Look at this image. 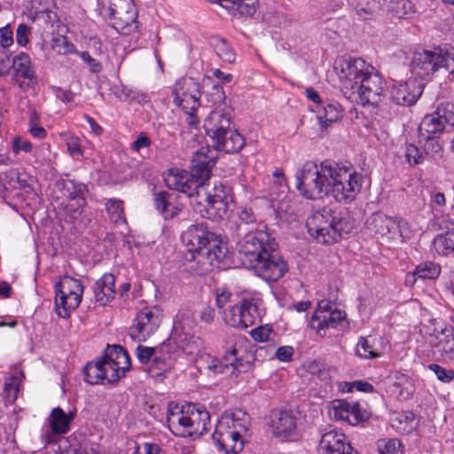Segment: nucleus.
Masks as SVG:
<instances>
[{
	"label": "nucleus",
	"instance_id": "774afa93",
	"mask_svg": "<svg viewBox=\"0 0 454 454\" xmlns=\"http://www.w3.org/2000/svg\"><path fill=\"white\" fill-rule=\"evenodd\" d=\"M444 67L454 77V52L444 51L442 48L441 68Z\"/></svg>",
	"mask_w": 454,
	"mask_h": 454
},
{
	"label": "nucleus",
	"instance_id": "f03ea898",
	"mask_svg": "<svg viewBox=\"0 0 454 454\" xmlns=\"http://www.w3.org/2000/svg\"><path fill=\"white\" fill-rule=\"evenodd\" d=\"M186 252L184 258L188 262H196L198 270H207L214 262L224 260L228 253L221 235L203 223L192 224L182 235Z\"/></svg>",
	"mask_w": 454,
	"mask_h": 454
},
{
	"label": "nucleus",
	"instance_id": "864d4df0",
	"mask_svg": "<svg viewBox=\"0 0 454 454\" xmlns=\"http://www.w3.org/2000/svg\"><path fill=\"white\" fill-rule=\"evenodd\" d=\"M210 197L229 207L233 202L232 188L227 184L219 183L215 184L214 192L210 193Z\"/></svg>",
	"mask_w": 454,
	"mask_h": 454
},
{
	"label": "nucleus",
	"instance_id": "a878e982",
	"mask_svg": "<svg viewBox=\"0 0 454 454\" xmlns=\"http://www.w3.org/2000/svg\"><path fill=\"white\" fill-rule=\"evenodd\" d=\"M232 235H243L257 231L269 230L267 225L260 222L251 207H240L237 211V220L231 227Z\"/></svg>",
	"mask_w": 454,
	"mask_h": 454
},
{
	"label": "nucleus",
	"instance_id": "7ed1b4c3",
	"mask_svg": "<svg viewBox=\"0 0 454 454\" xmlns=\"http://www.w3.org/2000/svg\"><path fill=\"white\" fill-rule=\"evenodd\" d=\"M224 354L222 359L210 357L207 369L215 375L227 373H241L249 371L255 361V353L263 351L261 347L254 349L246 337L236 334H227L223 340Z\"/></svg>",
	"mask_w": 454,
	"mask_h": 454
},
{
	"label": "nucleus",
	"instance_id": "c85d7f7f",
	"mask_svg": "<svg viewBox=\"0 0 454 454\" xmlns=\"http://www.w3.org/2000/svg\"><path fill=\"white\" fill-rule=\"evenodd\" d=\"M270 426L272 434L276 437L288 438L296 434V418L292 411L275 412Z\"/></svg>",
	"mask_w": 454,
	"mask_h": 454
},
{
	"label": "nucleus",
	"instance_id": "3c124183",
	"mask_svg": "<svg viewBox=\"0 0 454 454\" xmlns=\"http://www.w3.org/2000/svg\"><path fill=\"white\" fill-rule=\"evenodd\" d=\"M28 113L29 117L27 126L29 134L35 138H44L47 135V131L43 126L40 125L39 114L35 108H30Z\"/></svg>",
	"mask_w": 454,
	"mask_h": 454
},
{
	"label": "nucleus",
	"instance_id": "052dcab7",
	"mask_svg": "<svg viewBox=\"0 0 454 454\" xmlns=\"http://www.w3.org/2000/svg\"><path fill=\"white\" fill-rule=\"evenodd\" d=\"M157 351L158 348H151L143 345H138L136 348V356L141 364H146L152 361L153 356Z\"/></svg>",
	"mask_w": 454,
	"mask_h": 454
},
{
	"label": "nucleus",
	"instance_id": "6ab92c4d",
	"mask_svg": "<svg viewBox=\"0 0 454 454\" xmlns=\"http://www.w3.org/2000/svg\"><path fill=\"white\" fill-rule=\"evenodd\" d=\"M424 84L416 79L405 82H393L390 89V100L398 106L414 105L423 92Z\"/></svg>",
	"mask_w": 454,
	"mask_h": 454
},
{
	"label": "nucleus",
	"instance_id": "39448f33",
	"mask_svg": "<svg viewBox=\"0 0 454 454\" xmlns=\"http://www.w3.org/2000/svg\"><path fill=\"white\" fill-rule=\"evenodd\" d=\"M333 161L325 160L320 165L307 161L296 174V188L309 199L317 200L330 193L333 177Z\"/></svg>",
	"mask_w": 454,
	"mask_h": 454
},
{
	"label": "nucleus",
	"instance_id": "7c9ffc66",
	"mask_svg": "<svg viewBox=\"0 0 454 454\" xmlns=\"http://www.w3.org/2000/svg\"><path fill=\"white\" fill-rule=\"evenodd\" d=\"M64 195L70 200L75 201V207L70 205L72 211L81 213L86 206V195L89 192L88 186L74 179L64 180L61 184Z\"/></svg>",
	"mask_w": 454,
	"mask_h": 454
},
{
	"label": "nucleus",
	"instance_id": "72a5a7b5",
	"mask_svg": "<svg viewBox=\"0 0 454 454\" xmlns=\"http://www.w3.org/2000/svg\"><path fill=\"white\" fill-rule=\"evenodd\" d=\"M104 360L111 362L114 365H118L122 372H128L130 369L131 362L126 349L120 345H107L104 356Z\"/></svg>",
	"mask_w": 454,
	"mask_h": 454
},
{
	"label": "nucleus",
	"instance_id": "9d476101",
	"mask_svg": "<svg viewBox=\"0 0 454 454\" xmlns=\"http://www.w3.org/2000/svg\"><path fill=\"white\" fill-rule=\"evenodd\" d=\"M55 311L63 318H67L82 301L83 286L81 281L65 277L55 286Z\"/></svg>",
	"mask_w": 454,
	"mask_h": 454
},
{
	"label": "nucleus",
	"instance_id": "13d9d810",
	"mask_svg": "<svg viewBox=\"0 0 454 454\" xmlns=\"http://www.w3.org/2000/svg\"><path fill=\"white\" fill-rule=\"evenodd\" d=\"M153 203L156 210L163 215L171 206L169 201V193L168 192H157L153 193Z\"/></svg>",
	"mask_w": 454,
	"mask_h": 454
},
{
	"label": "nucleus",
	"instance_id": "473e14b6",
	"mask_svg": "<svg viewBox=\"0 0 454 454\" xmlns=\"http://www.w3.org/2000/svg\"><path fill=\"white\" fill-rule=\"evenodd\" d=\"M115 278L113 274L106 273L94 285L96 301L106 305L115 297Z\"/></svg>",
	"mask_w": 454,
	"mask_h": 454
},
{
	"label": "nucleus",
	"instance_id": "ddd939ff",
	"mask_svg": "<svg viewBox=\"0 0 454 454\" xmlns=\"http://www.w3.org/2000/svg\"><path fill=\"white\" fill-rule=\"evenodd\" d=\"M369 228L375 234L388 239H400L403 242L410 234V226L403 218L389 217L381 213L373 214L370 218Z\"/></svg>",
	"mask_w": 454,
	"mask_h": 454
},
{
	"label": "nucleus",
	"instance_id": "69168bd1",
	"mask_svg": "<svg viewBox=\"0 0 454 454\" xmlns=\"http://www.w3.org/2000/svg\"><path fill=\"white\" fill-rule=\"evenodd\" d=\"M393 379L395 380L393 385L399 388V395L403 397L408 396L410 395L408 390V385H410L409 378L405 374L396 372L394 374Z\"/></svg>",
	"mask_w": 454,
	"mask_h": 454
},
{
	"label": "nucleus",
	"instance_id": "0e129e2a",
	"mask_svg": "<svg viewBox=\"0 0 454 454\" xmlns=\"http://www.w3.org/2000/svg\"><path fill=\"white\" fill-rule=\"evenodd\" d=\"M271 334H273V331L268 325L256 327L250 332L251 337L258 342L270 340Z\"/></svg>",
	"mask_w": 454,
	"mask_h": 454
},
{
	"label": "nucleus",
	"instance_id": "5701e85b",
	"mask_svg": "<svg viewBox=\"0 0 454 454\" xmlns=\"http://www.w3.org/2000/svg\"><path fill=\"white\" fill-rule=\"evenodd\" d=\"M319 451L321 454H358L347 442L346 435L335 428L321 434Z\"/></svg>",
	"mask_w": 454,
	"mask_h": 454
},
{
	"label": "nucleus",
	"instance_id": "c03bdc74",
	"mask_svg": "<svg viewBox=\"0 0 454 454\" xmlns=\"http://www.w3.org/2000/svg\"><path fill=\"white\" fill-rule=\"evenodd\" d=\"M375 338L369 337H360L356 354L364 359H374L380 356V354L374 348Z\"/></svg>",
	"mask_w": 454,
	"mask_h": 454
},
{
	"label": "nucleus",
	"instance_id": "bb28decb",
	"mask_svg": "<svg viewBox=\"0 0 454 454\" xmlns=\"http://www.w3.org/2000/svg\"><path fill=\"white\" fill-rule=\"evenodd\" d=\"M215 150L226 153H236L245 145V138L236 129L223 131L217 137H209Z\"/></svg>",
	"mask_w": 454,
	"mask_h": 454
},
{
	"label": "nucleus",
	"instance_id": "2f4dec72",
	"mask_svg": "<svg viewBox=\"0 0 454 454\" xmlns=\"http://www.w3.org/2000/svg\"><path fill=\"white\" fill-rule=\"evenodd\" d=\"M231 117L224 109H213L204 121V129L208 137H217L220 132L231 129Z\"/></svg>",
	"mask_w": 454,
	"mask_h": 454
},
{
	"label": "nucleus",
	"instance_id": "f8f14e48",
	"mask_svg": "<svg viewBox=\"0 0 454 454\" xmlns=\"http://www.w3.org/2000/svg\"><path fill=\"white\" fill-rule=\"evenodd\" d=\"M345 320V311L334 309L331 301L323 300L318 302L317 309L311 316L309 325L319 335L325 336L329 329L343 328Z\"/></svg>",
	"mask_w": 454,
	"mask_h": 454
},
{
	"label": "nucleus",
	"instance_id": "0eeeda50",
	"mask_svg": "<svg viewBox=\"0 0 454 454\" xmlns=\"http://www.w3.org/2000/svg\"><path fill=\"white\" fill-rule=\"evenodd\" d=\"M333 177H331V191L336 201L348 204L355 200L360 192L364 177L360 173L353 171L350 167L340 166L333 162Z\"/></svg>",
	"mask_w": 454,
	"mask_h": 454
},
{
	"label": "nucleus",
	"instance_id": "20e7f679",
	"mask_svg": "<svg viewBox=\"0 0 454 454\" xmlns=\"http://www.w3.org/2000/svg\"><path fill=\"white\" fill-rule=\"evenodd\" d=\"M306 227L318 242L330 245L350 233L355 223L347 212L324 207L308 217Z\"/></svg>",
	"mask_w": 454,
	"mask_h": 454
},
{
	"label": "nucleus",
	"instance_id": "49530a36",
	"mask_svg": "<svg viewBox=\"0 0 454 454\" xmlns=\"http://www.w3.org/2000/svg\"><path fill=\"white\" fill-rule=\"evenodd\" d=\"M207 102L209 104V107L214 109H224L226 104L225 92L221 85L218 83L213 84L210 90H207L205 94Z\"/></svg>",
	"mask_w": 454,
	"mask_h": 454
},
{
	"label": "nucleus",
	"instance_id": "f257e3e1",
	"mask_svg": "<svg viewBox=\"0 0 454 454\" xmlns=\"http://www.w3.org/2000/svg\"><path fill=\"white\" fill-rule=\"evenodd\" d=\"M335 68L340 90L347 98L356 95L364 106H380L386 97L387 82L372 65L362 58L349 57L339 60Z\"/></svg>",
	"mask_w": 454,
	"mask_h": 454
},
{
	"label": "nucleus",
	"instance_id": "2eb2a0df",
	"mask_svg": "<svg viewBox=\"0 0 454 454\" xmlns=\"http://www.w3.org/2000/svg\"><path fill=\"white\" fill-rule=\"evenodd\" d=\"M251 269L263 280L275 282L288 270V265L284 257L279 254L278 249H274L273 252H266L262 259H259L251 266Z\"/></svg>",
	"mask_w": 454,
	"mask_h": 454
},
{
	"label": "nucleus",
	"instance_id": "58836bf2",
	"mask_svg": "<svg viewBox=\"0 0 454 454\" xmlns=\"http://www.w3.org/2000/svg\"><path fill=\"white\" fill-rule=\"evenodd\" d=\"M74 441L75 437L59 435L52 437V441L43 442L56 454H77V445L74 443Z\"/></svg>",
	"mask_w": 454,
	"mask_h": 454
},
{
	"label": "nucleus",
	"instance_id": "ea45409f",
	"mask_svg": "<svg viewBox=\"0 0 454 454\" xmlns=\"http://www.w3.org/2000/svg\"><path fill=\"white\" fill-rule=\"evenodd\" d=\"M442 272V267L434 261H422L415 268V275L421 280H435Z\"/></svg>",
	"mask_w": 454,
	"mask_h": 454
},
{
	"label": "nucleus",
	"instance_id": "680f3d73",
	"mask_svg": "<svg viewBox=\"0 0 454 454\" xmlns=\"http://www.w3.org/2000/svg\"><path fill=\"white\" fill-rule=\"evenodd\" d=\"M405 158L411 166L419 165L423 162L424 156L419 149L414 145H408L405 150Z\"/></svg>",
	"mask_w": 454,
	"mask_h": 454
},
{
	"label": "nucleus",
	"instance_id": "423d86ee",
	"mask_svg": "<svg viewBox=\"0 0 454 454\" xmlns=\"http://www.w3.org/2000/svg\"><path fill=\"white\" fill-rule=\"evenodd\" d=\"M235 249L243 263L251 268L266 252L278 248L275 237L269 230L257 231L243 235H235Z\"/></svg>",
	"mask_w": 454,
	"mask_h": 454
},
{
	"label": "nucleus",
	"instance_id": "cd10ccee",
	"mask_svg": "<svg viewBox=\"0 0 454 454\" xmlns=\"http://www.w3.org/2000/svg\"><path fill=\"white\" fill-rule=\"evenodd\" d=\"M167 424L174 435L179 437H190L186 405L182 406L179 410L176 404L173 407V403H169L168 408Z\"/></svg>",
	"mask_w": 454,
	"mask_h": 454
},
{
	"label": "nucleus",
	"instance_id": "c756f323",
	"mask_svg": "<svg viewBox=\"0 0 454 454\" xmlns=\"http://www.w3.org/2000/svg\"><path fill=\"white\" fill-rule=\"evenodd\" d=\"M333 415L335 419L356 424L367 419L365 411H363L357 403H349L345 400H337L333 403Z\"/></svg>",
	"mask_w": 454,
	"mask_h": 454
},
{
	"label": "nucleus",
	"instance_id": "de8ad7c7",
	"mask_svg": "<svg viewBox=\"0 0 454 454\" xmlns=\"http://www.w3.org/2000/svg\"><path fill=\"white\" fill-rule=\"evenodd\" d=\"M210 44L223 61L227 63H233L235 61L236 55L224 39L219 37L213 38Z\"/></svg>",
	"mask_w": 454,
	"mask_h": 454
},
{
	"label": "nucleus",
	"instance_id": "1a4fd4ad",
	"mask_svg": "<svg viewBox=\"0 0 454 454\" xmlns=\"http://www.w3.org/2000/svg\"><path fill=\"white\" fill-rule=\"evenodd\" d=\"M103 12L119 34L129 35L138 28L137 12L133 0H109Z\"/></svg>",
	"mask_w": 454,
	"mask_h": 454
},
{
	"label": "nucleus",
	"instance_id": "4468645a",
	"mask_svg": "<svg viewBox=\"0 0 454 454\" xmlns=\"http://www.w3.org/2000/svg\"><path fill=\"white\" fill-rule=\"evenodd\" d=\"M162 315L157 307L141 309L129 328L130 338L138 342L145 341L156 333L161 324Z\"/></svg>",
	"mask_w": 454,
	"mask_h": 454
},
{
	"label": "nucleus",
	"instance_id": "79ce46f5",
	"mask_svg": "<svg viewBox=\"0 0 454 454\" xmlns=\"http://www.w3.org/2000/svg\"><path fill=\"white\" fill-rule=\"evenodd\" d=\"M102 366L101 358L87 363L83 369L84 380L90 385L103 382L106 372H104Z\"/></svg>",
	"mask_w": 454,
	"mask_h": 454
},
{
	"label": "nucleus",
	"instance_id": "4be33fe9",
	"mask_svg": "<svg viewBox=\"0 0 454 454\" xmlns=\"http://www.w3.org/2000/svg\"><path fill=\"white\" fill-rule=\"evenodd\" d=\"M208 147H201L192 158L190 166V174L196 184L204 187V184L210 178L211 171L215 164V158L209 156Z\"/></svg>",
	"mask_w": 454,
	"mask_h": 454
},
{
	"label": "nucleus",
	"instance_id": "aec40b11",
	"mask_svg": "<svg viewBox=\"0 0 454 454\" xmlns=\"http://www.w3.org/2000/svg\"><path fill=\"white\" fill-rule=\"evenodd\" d=\"M190 172L172 168L168 169V173L164 176V182L170 190H175L184 193L189 200L190 205L192 204V199L200 192L199 184L193 180Z\"/></svg>",
	"mask_w": 454,
	"mask_h": 454
},
{
	"label": "nucleus",
	"instance_id": "5fc2aeb1",
	"mask_svg": "<svg viewBox=\"0 0 454 454\" xmlns=\"http://www.w3.org/2000/svg\"><path fill=\"white\" fill-rule=\"evenodd\" d=\"M102 362V369H104V372H106V376H104V380H106L107 383H116L118 382L122 377L125 376L127 372H122V369L121 370V367L118 365L112 364L111 362H108L106 360H104L101 358Z\"/></svg>",
	"mask_w": 454,
	"mask_h": 454
},
{
	"label": "nucleus",
	"instance_id": "b1692460",
	"mask_svg": "<svg viewBox=\"0 0 454 454\" xmlns=\"http://www.w3.org/2000/svg\"><path fill=\"white\" fill-rule=\"evenodd\" d=\"M453 331L452 326L437 323V326L434 327L432 333L434 336V340L431 342L434 355L439 356L442 359H451L453 357Z\"/></svg>",
	"mask_w": 454,
	"mask_h": 454
},
{
	"label": "nucleus",
	"instance_id": "dca6fc26",
	"mask_svg": "<svg viewBox=\"0 0 454 454\" xmlns=\"http://www.w3.org/2000/svg\"><path fill=\"white\" fill-rule=\"evenodd\" d=\"M259 317L257 303L254 299H244L224 312V320L232 327L245 329Z\"/></svg>",
	"mask_w": 454,
	"mask_h": 454
},
{
	"label": "nucleus",
	"instance_id": "a18cd8bd",
	"mask_svg": "<svg viewBox=\"0 0 454 454\" xmlns=\"http://www.w3.org/2000/svg\"><path fill=\"white\" fill-rule=\"evenodd\" d=\"M106 210L110 220L115 224L126 223L123 210V201L118 199H109L106 202Z\"/></svg>",
	"mask_w": 454,
	"mask_h": 454
},
{
	"label": "nucleus",
	"instance_id": "bf43d9fd",
	"mask_svg": "<svg viewBox=\"0 0 454 454\" xmlns=\"http://www.w3.org/2000/svg\"><path fill=\"white\" fill-rule=\"evenodd\" d=\"M308 372L317 376L322 380H327L330 378L326 364L319 361H311L308 364Z\"/></svg>",
	"mask_w": 454,
	"mask_h": 454
},
{
	"label": "nucleus",
	"instance_id": "a211bd4d",
	"mask_svg": "<svg viewBox=\"0 0 454 454\" xmlns=\"http://www.w3.org/2000/svg\"><path fill=\"white\" fill-rule=\"evenodd\" d=\"M442 48L416 51L411 64V72L421 79L429 78L441 68Z\"/></svg>",
	"mask_w": 454,
	"mask_h": 454
},
{
	"label": "nucleus",
	"instance_id": "f3484780",
	"mask_svg": "<svg viewBox=\"0 0 454 454\" xmlns=\"http://www.w3.org/2000/svg\"><path fill=\"white\" fill-rule=\"evenodd\" d=\"M191 207L202 218L211 221H221L227 215L229 207L210 197L205 187L192 199Z\"/></svg>",
	"mask_w": 454,
	"mask_h": 454
},
{
	"label": "nucleus",
	"instance_id": "e433bc0d",
	"mask_svg": "<svg viewBox=\"0 0 454 454\" xmlns=\"http://www.w3.org/2000/svg\"><path fill=\"white\" fill-rule=\"evenodd\" d=\"M234 435H238V433L233 431L224 419H222L215 427L212 440L219 450L226 452L228 445L231 443V437Z\"/></svg>",
	"mask_w": 454,
	"mask_h": 454
},
{
	"label": "nucleus",
	"instance_id": "8fccbe9b",
	"mask_svg": "<svg viewBox=\"0 0 454 454\" xmlns=\"http://www.w3.org/2000/svg\"><path fill=\"white\" fill-rule=\"evenodd\" d=\"M389 10L398 19L410 18L415 13L414 4L410 0H393L389 4Z\"/></svg>",
	"mask_w": 454,
	"mask_h": 454
},
{
	"label": "nucleus",
	"instance_id": "4c0bfd02",
	"mask_svg": "<svg viewBox=\"0 0 454 454\" xmlns=\"http://www.w3.org/2000/svg\"><path fill=\"white\" fill-rule=\"evenodd\" d=\"M341 106L338 102L332 101L318 110L317 118L321 128L326 129L331 123L337 121L341 117Z\"/></svg>",
	"mask_w": 454,
	"mask_h": 454
},
{
	"label": "nucleus",
	"instance_id": "e2e57ef3",
	"mask_svg": "<svg viewBox=\"0 0 454 454\" xmlns=\"http://www.w3.org/2000/svg\"><path fill=\"white\" fill-rule=\"evenodd\" d=\"M428 368L436 375L437 379L442 382L448 383L454 380L453 370H447L436 364H429Z\"/></svg>",
	"mask_w": 454,
	"mask_h": 454
},
{
	"label": "nucleus",
	"instance_id": "c9c22d12",
	"mask_svg": "<svg viewBox=\"0 0 454 454\" xmlns=\"http://www.w3.org/2000/svg\"><path fill=\"white\" fill-rule=\"evenodd\" d=\"M446 124L440 120L434 113L426 114L419 126V136L440 137Z\"/></svg>",
	"mask_w": 454,
	"mask_h": 454
},
{
	"label": "nucleus",
	"instance_id": "6e6d98bb",
	"mask_svg": "<svg viewBox=\"0 0 454 454\" xmlns=\"http://www.w3.org/2000/svg\"><path fill=\"white\" fill-rule=\"evenodd\" d=\"M444 124L454 125V104L451 102H442L439 104L433 112Z\"/></svg>",
	"mask_w": 454,
	"mask_h": 454
},
{
	"label": "nucleus",
	"instance_id": "6e6552de",
	"mask_svg": "<svg viewBox=\"0 0 454 454\" xmlns=\"http://www.w3.org/2000/svg\"><path fill=\"white\" fill-rule=\"evenodd\" d=\"M174 102L185 113L186 122L192 129H197L200 119L197 115L200 106V84L192 77H182L174 87Z\"/></svg>",
	"mask_w": 454,
	"mask_h": 454
},
{
	"label": "nucleus",
	"instance_id": "a19ab883",
	"mask_svg": "<svg viewBox=\"0 0 454 454\" xmlns=\"http://www.w3.org/2000/svg\"><path fill=\"white\" fill-rule=\"evenodd\" d=\"M171 353H168L167 349H164V352H160V346L158 348V351L153 356L151 363V366L146 369L148 374L154 378L161 376L163 372L169 365V355Z\"/></svg>",
	"mask_w": 454,
	"mask_h": 454
},
{
	"label": "nucleus",
	"instance_id": "338daca9",
	"mask_svg": "<svg viewBox=\"0 0 454 454\" xmlns=\"http://www.w3.org/2000/svg\"><path fill=\"white\" fill-rule=\"evenodd\" d=\"M31 35V27L25 23L19 24L16 29V42L20 46H26Z\"/></svg>",
	"mask_w": 454,
	"mask_h": 454
},
{
	"label": "nucleus",
	"instance_id": "f704fd0d",
	"mask_svg": "<svg viewBox=\"0 0 454 454\" xmlns=\"http://www.w3.org/2000/svg\"><path fill=\"white\" fill-rule=\"evenodd\" d=\"M419 420L414 412L407 411L395 412L391 417L392 427L399 433L410 434L418 427Z\"/></svg>",
	"mask_w": 454,
	"mask_h": 454
},
{
	"label": "nucleus",
	"instance_id": "09e8293b",
	"mask_svg": "<svg viewBox=\"0 0 454 454\" xmlns=\"http://www.w3.org/2000/svg\"><path fill=\"white\" fill-rule=\"evenodd\" d=\"M30 64V58L27 53H20L12 59V66L16 73L26 79H31L34 76Z\"/></svg>",
	"mask_w": 454,
	"mask_h": 454
},
{
	"label": "nucleus",
	"instance_id": "4d7b16f0",
	"mask_svg": "<svg viewBox=\"0 0 454 454\" xmlns=\"http://www.w3.org/2000/svg\"><path fill=\"white\" fill-rule=\"evenodd\" d=\"M401 442L397 439H383L379 441L376 450L369 454H400Z\"/></svg>",
	"mask_w": 454,
	"mask_h": 454
},
{
	"label": "nucleus",
	"instance_id": "393cba45",
	"mask_svg": "<svg viewBox=\"0 0 454 454\" xmlns=\"http://www.w3.org/2000/svg\"><path fill=\"white\" fill-rule=\"evenodd\" d=\"M190 437L203 435L210 428V414L200 403L186 404Z\"/></svg>",
	"mask_w": 454,
	"mask_h": 454
},
{
	"label": "nucleus",
	"instance_id": "37998d69",
	"mask_svg": "<svg viewBox=\"0 0 454 454\" xmlns=\"http://www.w3.org/2000/svg\"><path fill=\"white\" fill-rule=\"evenodd\" d=\"M434 244L439 254L454 255V230L438 235L434 239Z\"/></svg>",
	"mask_w": 454,
	"mask_h": 454
},
{
	"label": "nucleus",
	"instance_id": "9b49d317",
	"mask_svg": "<svg viewBox=\"0 0 454 454\" xmlns=\"http://www.w3.org/2000/svg\"><path fill=\"white\" fill-rule=\"evenodd\" d=\"M192 325L191 320V313L189 310L179 312L176 320L174 321V329L169 338L160 345V352L163 353L164 349H167L168 353H174L177 349L187 350L192 353L193 350L192 347L197 346V343L200 341L199 337H195L187 332Z\"/></svg>",
	"mask_w": 454,
	"mask_h": 454
},
{
	"label": "nucleus",
	"instance_id": "603ef678",
	"mask_svg": "<svg viewBox=\"0 0 454 454\" xmlns=\"http://www.w3.org/2000/svg\"><path fill=\"white\" fill-rule=\"evenodd\" d=\"M425 140L424 144V153L426 155L437 159L442 156V147L440 144L438 138L439 137L433 136H419Z\"/></svg>",
	"mask_w": 454,
	"mask_h": 454
},
{
	"label": "nucleus",
	"instance_id": "412c9836",
	"mask_svg": "<svg viewBox=\"0 0 454 454\" xmlns=\"http://www.w3.org/2000/svg\"><path fill=\"white\" fill-rule=\"evenodd\" d=\"M75 411H64L60 407L51 410L47 419L49 427L42 433L43 441H52V437L64 435L70 430V424L75 418Z\"/></svg>",
	"mask_w": 454,
	"mask_h": 454
}]
</instances>
